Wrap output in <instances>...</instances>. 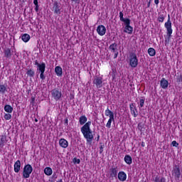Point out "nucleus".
Wrapping results in <instances>:
<instances>
[{"label": "nucleus", "mask_w": 182, "mask_h": 182, "mask_svg": "<svg viewBox=\"0 0 182 182\" xmlns=\"http://www.w3.org/2000/svg\"><path fill=\"white\" fill-rule=\"evenodd\" d=\"M148 53L149 56H155L156 55V50L153 48H149L148 49Z\"/></svg>", "instance_id": "26"}, {"label": "nucleus", "mask_w": 182, "mask_h": 182, "mask_svg": "<svg viewBox=\"0 0 182 182\" xmlns=\"http://www.w3.org/2000/svg\"><path fill=\"white\" fill-rule=\"evenodd\" d=\"M73 1V2H75V4H77V2H79V0H71Z\"/></svg>", "instance_id": "48"}, {"label": "nucleus", "mask_w": 182, "mask_h": 182, "mask_svg": "<svg viewBox=\"0 0 182 182\" xmlns=\"http://www.w3.org/2000/svg\"><path fill=\"white\" fill-rule=\"evenodd\" d=\"M51 96L54 99V100H60V97H62V91L58 88H55L51 91Z\"/></svg>", "instance_id": "6"}, {"label": "nucleus", "mask_w": 182, "mask_h": 182, "mask_svg": "<svg viewBox=\"0 0 182 182\" xmlns=\"http://www.w3.org/2000/svg\"><path fill=\"white\" fill-rule=\"evenodd\" d=\"M4 110L6 113H12V112H14V107L9 105H6L4 106Z\"/></svg>", "instance_id": "19"}, {"label": "nucleus", "mask_w": 182, "mask_h": 182, "mask_svg": "<svg viewBox=\"0 0 182 182\" xmlns=\"http://www.w3.org/2000/svg\"><path fill=\"white\" fill-rule=\"evenodd\" d=\"M105 116H109L110 119H113V117H114V114L113 113V112L109 109V108H107L105 110Z\"/></svg>", "instance_id": "22"}, {"label": "nucleus", "mask_w": 182, "mask_h": 182, "mask_svg": "<svg viewBox=\"0 0 182 182\" xmlns=\"http://www.w3.org/2000/svg\"><path fill=\"white\" fill-rule=\"evenodd\" d=\"M52 173H53V171H52L50 167H46L44 169V173L46 176H52Z\"/></svg>", "instance_id": "23"}, {"label": "nucleus", "mask_w": 182, "mask_h": 182, "mask_svg": "<svg viewBox=\"0 0 182 182\" xmlns=\"http://www.w3.org/2000/svg\"><path fill=\"white\" fill-rule=\"evenodd\" d=\"M154 182H160V178L159 177H155L154 180Z\"/></svg>", "instance_id": "39"}, {"label": "nucleus", "mask_w": 182, "mask_h": 182, "mask_svg": "<svg viewBox=\"0 0 182 182\" xmlns=\"http://www.w3.org/2000/svg\"><path fill=\"white\" fill-rule=\"evenodd\" d=\"M4 119L5 120H11V119H12V115L9 113L5 114Z\"/></svg>", "instance_id": "32"}, {"label": "nucleus", "mask_w": 182, "mask_h": 182, "mask_svg": "<svg viewBox=\"0 0 182 182\" xmlns=\"http://www.w3.org/2000/svg\"><path fill=\"white\" fill-rule=\"evenodd\" d=\"M57 182H63V181H62V179H60V180L58 181Z\"/></svg>", "instance_id": "50"}, {"label": "nucleus", "mask_w": 182, "mask_h": 182, "mask_svg": "<svg viewBox=\"0 0 182 182\" xmlns=\"http://www.w3.org/2000/svg\"><path fill=\"white\" fill-rule=\"evenodd\" d=\"M5 143H6V136H2L0 141V146H4Z\"/></svg>", "instance_id": "30"}, {"label": "nucleus", "mask_w": 182, "mask_h": 182, "mask_svg": "<svg viewBox=\"0 0 182 182\" xmlns=\"http://www.w3.org/2000/svg\"><path fill=\"white\" fill-rule=\"evenodd\" d=\"M35 122H38V119L36 118L35 119Z\"/></svg>", "instance_id": "51"}, {"label": "nucleus", "mask_w": 182, "mask_h": 182, "mask_svg": "<svg viewBox=\"0 0 182 182\" xmlns=\"http://www.w3.org/2000/svg\"><path fill=\"white\" fill-rule=\"evenodd\" d=\"M14 171L15 173H18L21 171V161L17 160L14 164Z\"/></svg>", "instance_id": "17"}, {"label": "nucleus", "mask_w": 182, "mask_h": 182, "mask_svg": "<svg viewBox=\"0 0 182 182\" xmlns=\"http://www.w3.org/2000/svg\"><path fill=\"white\" fill-rule=\"evenodd\" d=\"M176 82H178V83H180V82H181V76H179L177 77Z\"/></svg>", "instance_id": "40"}, {"label": "nucleus", "mask_w": 182, "mask_h": 182, "mask_svg": "<svg viewBox=\"0 0 182 182\" xmlns=\"http://www.w3.org/2000/svg\"><path fill=\"white\" fill-rule=\"evenodd\" d=\"M130 110H131V114L134 116V117H136V116H139V112H137V109L136 107H134V104H131L129 105Z\"/></svg>", "instance_id": "12"}, {"label": "nucleus", "mask_w": 182, "mask_h": 182, "mask_svg": "<svg viewBox=\"0 0 182 182\" xmlns=\"http://www.w3.org/2000/svg\"><path fill=\"white\" fill-rule=\"evenodd\" d=\"M171 144L173 147H177L178 146V143H177L176 141H173Z\"/></svg>", "instance_id": "36"}, {"label": "nucleus", "mask_w": 182, "mask_h": 182, "mask_svg": "<svg viewBox=\"0 0 182 182\" xmlns=\"http://www.w3.org/2000/svg\"><path fill=\"white\" fill-rule=\"evenodd\" d=\"M59 145L60 147H63V149H67V147L69 146V142L65 139H60L59 140Z\"/></svg>", "instance_id": "14"}, {"label": "nucleus", "mask_w": 182, "mask_h": 182, "mask_svg": "<svg viewBox=\"0 0 182 182\" xmlns=\"http://www.w3.org/2000/svg\"><path fill=\"white\" fill-rule=\"evenodd\" d=\"M160 182H166V178H161L160 179Z\"/></svg>", "instance_id": "45"}, {"label": "nucleus", "mask_w": 182, "mask_h": 182, "mask_svg": "<svg viewBox=\"0 0 182 182\" xmlns=\"http://www.w3.org/2000/svg\"><path fill=\"white\" fill-rule=\"evenodd\" d=\"M129 65L131 68H137L139 59H137V55L135 53L130 54Z\"/></svg>", "instance_id": "5"}, {"label": "nucleus", "mask_w": 182, "mask_h": 182, "mask_svg": "<svg viewBox=\"0 0 182 182\" xmlns=\"http://www.w3.org/2000/svg\"><path fill=\"white\" fill-rule=\"evenodd\" d=\"M138 129L141 132V125H140V124H138Z\"/></svg>", "instance_id": "46"}, {"label": "nucleus", "mask_w": 182, "mask_h": 182, "mask_svg": "<svg viewBox=\"0 0 182 182\" xmlns=\"http://www.w3.org/2000/svg\"><path fill=\"white\" fill-rule=\"evenodd\" d=\"M172 176L174 177L176 181L180 180V176H181V171H180V166L178 165H175L172 170Z\"/></svg>", "instance_id": "3"}, {"label": "nucleus", "mask_w": 182, "mask_h": 182, "mask_svg": "<svg viewBox=\"0 0 182 182\" xmlns=\"http://www.w3.org/2000/svg\"><path fill=\"white\" fill-rule=\"evenodd\" d=\"M34 65H35L36 66L38 67L41 64L38 62V60H36L34 61Z\"/></svg>", "instance_id": "38"}, {"label": "nucleus", "mask_w": 182, "mask_h": 182, "mask_svg": "<svg viewBox=\"0 0 182 182\" xmlns=\"http://www.w3.org/2000/svg\"><path fill=\"white\" fill-rule=\"evenodd\" d=\"M124 161L125 163H127V164H132V156H130V155H126L124 156Z\"/></svg>", "instance_id": "25"}, {"label": "nucleus", "mask_w": 182, "mask_h": 182, "mask_svg": "<svg viewBox=\"0 0 182 182\" xmlns=\"http://www.w3.org/2000/svg\"><path fill=\"white\" fill-rule=\"evenodd\" d=\"M45 69H46V64H45V63H42L37 67V70L39 71L38 73L45 72Z\"/></svg>", "instance_id": "18"}, {"label": "nucleus", "mask_w": 182, "mask_h": 182, "mask_svg": "<svg viewBox=\"0 0 182 182\" xmlns=\"http://www.w3.org/2000/svg\"><path fill=\"white\" fill-rule=\"evenodd\" d=\"M165 28L167 31V36L168 39L171 38V34L173 33V28H171V21L170 20V15H168V21L165 23Z\"/></svg>", "instance_id": "4"}, {"label": "nucleus", "mask_w": 182, "mask_h": 182, "mask_svg": "<svg viewBox=\"0 0 182 182\" xmlns=\"http://www.w3.org/2000/svg\"><path fill=\"white\" fill-rule=\"evenodd\" d=\"M159 22H164V15L160 14L158 17Z\"/></svg>", "instance_id": "33"}, {"label": "nucleus", "mask_w": 182, "mask_h": 182, "mask_svg": "<svg viewBox=\"0 0 182 182\" xmlns=\"http://www.w3.org/2000/svg\"><path fill=\"white\" fill-rule=\"evenodd\" d=\"M141 146H142V147H144V144H142Z\"/></svg>", "instance_id": "52"}, {"label": "nucleus", "mask_w": 182, "mask_h": 182, "mask_svg": "<svg viewBox=\"0 0 182 182\" xmlns=\"http://www.w3.org/2000/svg\"><path fill=\"white\" fill-rule=\"evenodd\" d=\"M127 178V175L126 174V173H124V171H119L118 173V179L119 180V181H126Z\"/></svg>", "instance_id": "13"}, {"label": "nucleus", "mask_w": 182, "mask_h": 182, "mask_svg": "<svg viewBox=\"0 0 182 182\" xmlns=\"http://www.w3.org/2000/svg\"><path fill=\"white\" fill-rule=\"evenodd\" d=\"M144 106V100L141 99L139 101V107H143Z\"/></svg>", "instance_id": "35"}, {"label": "nucleus", "mask_w": 182, "mask_h": 182, "mask_svg": "<svg viewBox=\"0 0 182 182\" xmlns=\"http://www.w3.org/2000/svg\"><path fill=\"white\" fill-rule=\"evenodd\" d=\"M123 16H124L123 12L121 11L119 13V20L121 21V22L125 23V22H127V21H130V19L129 18H124Z\"/></svg>", "instance_id": "27"}, {"label": "nucleus", "mask_w": 182, "mask_h": 182, "mask_svg": "<svg viewBox=\"0 0 182 182\" xmlns=\"http://www.w3.org/2000/svg\"><path fill=\"white\" fill-rule=\"evenodd\" d=\"M26 75L27 76H29V77H33L35 76V71L33 69L31 68L27 70Z\"/></svg>", "instance_id": "24"}, {"label": "nucleus", "mask_w": 182, "mask_h": 182, "mask_svg": "<svg viewBox=\"0 0 182 182\" xmlns=\"http://www.w3.org/2000/svg\"><path fill=\"white\" fill-rule=\"evenodd\" d=\"M40 73H41L40 78L41 79V80H45V75H44L45 72H41Z\"/></svg>", "instance_id": "34"}, {"label": "nucleus", "mask_w": 182, "mask_h": 182, "mask_svg": "<svg viewBox=\"0 0 182 182\" xmlns=\"http://www.w3.org/2000/svg\"><path fill=\"white\" fill-rule=\"evenodd\" d=\"M160 86L162 89H167L168 87V81L165 78H162L160 82Z\"/></svg>", "instance_id": "16"}, {"label": "nucleus", "mask_w": 182, "mask_h": 182, "mask_svg": "<svg viewBox=\"0 0 182 182\" xmlns=\"http://www.w3.org/2000/svg\"><path fill=\"white\" fill-rule=\"evenodd\" d=\"M55 72L57 76H59V77L62 76L63 71H62V68L60 66L55 67Z\"/></svg>", "instance_id": "21"}, {"label": "nucleus", "mask_w": 182, "mask_h": 182, "mask_svg": "<svg viewBox=\"0 0 182 182\" xmlns=\"http://www.w3.org/2000/svg\"><path fill=\"white\" fill-rule=\"evenodd\" d=\"M6 92V87L4 85H0V93H5Z\"/></svg>", "instance_id": "31"}, {"label": "nucleus", "mask_w": 182, "mask_h": 182, "mask_svg": "<svg viewBox=\"0 0 182 182\" xmlns=\"http://www.w3.org/2000/svg\"><path fill=\"white\" fill-rule=\"evenodd\" d=\"M109 49L112 53H114V59H116L119 56V51L117 50V43H114L111 44Z\"/></svg>", "instance_id": "8"}, {"label": "nucleus", "mask_w": 182, "mask_h": 182, "mask_svg": "<svg viewBox=\"0 0 182 182\" xmlns=\"http://www.w3.org/2000/svg\"><path fill=\"white\" fill-rule=\"evenodd\" d=\"M86 115H82L80 117L79 123L81 127V133L83 134L85 139H86L87 143H92L93 140V134L90 126L92 125V122L88 121Z\"/></svg>", "instance_id": "1"}, {"label": "nucleus", "mask_w": 182, "mask_h": 182, "mask_svg": "<svg viewBox=\"0 0 182 182\" xmlns=\"http://www.w3.org/2000/svg\"><path fill=\"white\" fill-rule=\"evenodd\" d=\"M118 172H119V171H117V167L111 168L109 169L110 177H112V178H114V177H117V173Z\"/></svg>", "instance_id": "15"}, {"label": "nucleus", "mask_w": 182, "mask_h": 182, "mask_svg": "<svg viewBox=\"0 0 182 182\" xmlns=\"http://www.w3.org/2000/svg\"><path fill=\"white\" fill-rule=\"evenodd\" d=\"M165 42L167 43V40L166 39L165 40Z\"/></svg>", "instance_id": "53"}, {"label": "nucleus", "mask_w": 182, "mask_h": 182, "mask_svg": "<svg viewBox=\"0 0 182 182\" xmlns=\"http://www.w3.org/2000/svg\"><path fill=\"white\" fill-rule=\"evenodd\" d=\"M21 39L23 41H24L26 43L29 42V40L31 39V36H29V34H28V33H24L22 35Z\"/></svg>", "instance_id": "20"}, {"label": "nucleus", "mask_w": 182, "mask_h": 182, "mask_svg": "<svg viewBox=\"0 0 182 182\" xmlns=\"http://www.w3.org/2000/svg\"><path fill=\"white\" fill-rule=\"evenodd\" d=\"M32 171H33L32 166H31V164L26 165L23 171V178H29V177H31V174H32Z\"/></svg>", "instance_id": "2"}, {"label": "nucleus", "mask_w": 182, "mask_h": 182, "mask_svg": "<svg viewBox=\"0 0 182 182\" xmlns=\"http://www.w3.org/2000/svg\"><path fill=\"white\" fill-rule=\"evenodd\" d=\"M100 154H102V153H103V146H102V145L100 148Z\"/></svg>", "instance_id": "41"}, {"label": "nucleus", "mask_w": 182, "mask_h": 182, "mask_svg": "<svg viewBox=\"0 0 182 182\" xmlns=\"http://www.w3.org/2000/svg\"><path fill=\"white\" fill-rule=\"evenodd\" d=\"M33 4H34V5H36V6L39 5V4H38V0H34V1H33Z\"/></svg>", "instance_id": "42"}, {"label": "nucleus", "mask_w": 182, "mask_h": 182, "mask_svg": "<svg viewBox=\"0 0 182 182\" xmlns=\"http://www.w3.org/2000/svg\"><path fill=\"white\" fill-rule=\"evenodd\" d=\"M150 4H151V1H149L148 2L147 8H150Z\"/></svg>", "instance_id": "47"}, {"label": "nucleus", "mask_w": 182, "mask_h": 182, "mask_svg": "<svg viewBox=\"0 0 182 182\" xmlns=\"http://www.w3.org/2000/svg\"><path fill=\"white\" fill-rule=\"evenodd\" d=\"M159 0H154V4H156V5H159Z\"/></svg>", "instance_id": "44"}, {"label": "nucleus", "mask_w": 182, "mask_h": 182, "mask_svg": "<svg viewBox=\"0 0 182 182\" xmlns=\"http://www.w3.org/2000/svg\"><path fill=\"white\" fill-rule=\"evenodd\" d=\"M124 23L125 25L124 32H125V33H129V35H132V33H133V27L130 26V20H128Z\"/></svg>", "instance_id": "9"}, {"label": "nucleus", "mask_w": 182, "mask_h": 182, "mask_svg": "<svg viewBox=\"0 0 182 182\" xmlns=\"http://www.w3.org/2000/svg\"><path fill=\"white\" fill-rule=\"evenodd\" d=\"M73 162L77 163V164H80V159H77L76 158H74Z\"/></svg>", "instance_id": "37"}, {"label": "nucleus", "mask_w": 182, "mask_h": 182, "mask_svg": "<svg viewBox=\"0 0 182 182\" xmlns=\"http://www.w3.org/2000/svg\"><path fill=\"white\" fill-rule=\"evenodd\" d=\"M4 53L6 58H11V49H9V48L4 50Z\"/></svg>", "instance_id": "28"}, {"label": "nucleus", "mask_w": 182, "mask_h": 182, "mask_svg": "<svg viewBox=\"0 0 182 182\" xmlns=\"http://www.w3.org/2000/svg\"><path fill=\"white\" fill-rule=\"evenodd\" d=\"M97 32L100 36H105L106 35V27L103 25H100L97 28Z\"/></svg>", "instance_id": "10"}, {"label": "nucleus", "mask_w": 182, "mask_h": 182, "mask_svg": "<svg viewBox=\"0 0 182 182\" xmlns=\"http://www.w3.org/2000/svg\"><path fill=\"white\" fill-rule=\"evenodd\" d=\"M65 124H68V119H65Z\"/></svg>", "instance_id": "49"}, {"label": "nucleus", "mask_w": 182, "mask_h": 182, "mask_svg": "<svg viewBox=\"0 0 182 182\" xmlns=\"http://www.w3.org/2000/svg\"><path fill=\"white\" fill-rule=\"evenodd\" d=\"M53 11L54 12V14H56V15H60V6L59 5V3H58V1H54Z\"/></svg>", "instance_id": "11"}, {"label": "nucleus", "mask_w": 182, "mask_h": 182, "mask_svg": "<svg viewBox=\"0 0 182 182\" xmlns=\"http://www.w3.org/2000/svg\"><path fill=\"white\" fill-rule=\"evenodd\" d=\"M35 11H36V12H38V11H39V5L36 6Z\"/></svg>", "instance_id": "43"}, {"label": "nucleus", "mask_w": 182, "mask_h": 182, "mask_svg": "<svg viewBox=\"0 0 182 182\" xmlns=\"http://www.w3.org/2000/svg\"><path fill=\"white\" fill-rule=\"evenodd\" d=\"M114 120V117L109 118L106 124V127H107L108 129H110L112 127V122H113Z\"/></svg>", "instance_id": "29"}, {"label": "nucleus", "mask_w": 182, "mask_h": 182, "mask_svg": "<svg viewBox=\"0 0 182 182\" xmlns=\"http://www.w3.org/2000/svg\"><path fill=\"white\" fill-rule=\"evenodd\" d=\"M93 85L96 86L97 89H100L103 86V79L102 77L95 76L92 81Z\"/></svg>", "instance_id": "7"}]
</instances>
